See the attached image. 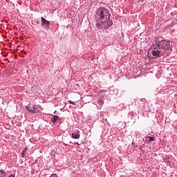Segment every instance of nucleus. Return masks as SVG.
<instances>
[{
  "instance_id": "f257e3e1",
  "label": "nucleus",
  "mask_w": 177,
  "mask_h": 177,
  "mask_svg": "<svg viewBox=\"0 0 177 177\" xmlns=\"http://www.w3.org/2000/svg\"><path fill=\"white\" fill-rule=\"evenodd\" d=\"M110 11L105 8L97 9L95 15L96 27L98 30H107L113 26V21L110 19Z\"/></svg>"
},
{
  "instance_id": "f03ea898",
  "label": "nucleus",
  "mask_w": 177,
  "mask_h": 177,
  "mask_svg": "<svg viewBox=\"0 0 177 177\" xmlns=\"http://www.w3.org/2000/svg\"><path fill=\"white\" fill-rule=\"evenodd\" d=\"M155 44H158L162 50H163L165 56H168L172 52V46H171V41L167 40H160L157 39L155 40Z\"/></svg>"
},
{
  "instance_id": "7ed1b4c3",
  "label": "nucleus",
  "mask_w": 177,
  "mask_h": 177,
  "mask_svg": "<svg viewBox=\"0 0 177 177\" xmlns=\"http://www.w3.org/2000/svg\"><path fill=\"white\" fill-rule=\"evenodd\" d=\"M148 53H151V55L154 57H161V56H164L165 57V53H164V50H162V48H161V46L158 44V43H156L155 44H153L149 51Z\"/></svg>"
},
{
  "instance_id": "20e7f679",
  "label": "nucleus",
  "mask_w": 177,
  "mask_h": 177,
  "mask_svg": "<svg viewBox=\"0 0 177 177\" xmlns=\"http://www.w3.org/2000/svg\"><path fill=\"white\" fill-rule=\"evenodd\" d=\"M41 27H44L45 30H49V28L50 27V21L46 20L44 17H41Z\"/></svg>"
},
{
  "instance_id": "39448f33",
  "label": "nucleus",
  "mask_w": 177,
  "mask_h": 177,
  "mask_svg": "<svg viewBox=\"0 0 177 177\" xmlns=\"http://www.w3.org/2000/svg\"><path fill=\"white\" fill-rule=\"evenodd\" d=\"M80 136H81L80 134V130H75L71 134V138L73 139H80Z\"/></svg>"
},
{
  "instance_id": "423d86ee",
  "label": "nucleus",
  "mask_w": 177,
  "mask_h": 177,
  "mask_svg": "<svg viewBox=\"0 0 177 177\" xmlns=\"http://www.w3.org/2000/svg\"><path fill=\"white\" fill-rule=\"evenodd\" d=\"M26 109L28 110V111H29V113H39V111L34 106H26Z\"/></svg>"
},
{
  "instance_id": "0eeeda50",
  "label": "nucleus",
  "mask_w": 177,
  "mask_h": 177,
  "mask_svg": "<svg viewBox=\"0 0 177 177\" xmlns=\"http://www.w3.org/2000/svg\"><path fill=\"white\" fill-rule=\"evenodd\" d=\"M147 143H151V142H154L155 139L153 137L151 136H147Z\"/></svg>"
},
{
  "instance_id": "6e6552de",
  "label": "nucleus",
  "mask_w": 177,
  "mask_h": 177,
  "mask_svg": "<svg viewBox=\"0 0 177 177\" xmlns=\"http://www.w3.org/2000/svg\"><path fill=\"white\" fill-rule=\"evenodd\" d=\"M57 120H59V116L55 115L53 118H51L50 121H51V122L55 123V122H56V121H57Z\"/></svg>"
},
{
  "instance_id": "1a4fd4ad",
  "label": "nucleus",
  "mask_w": 177,
  "mask_h": 177,
  "mask_svg": "<svg viewBox=\"0 0 177 177\" xmlns=\"http://www.w3.org/2000/svg\"><path fill=\"white\" fill-rule=\"evenodd\" d=\"M26 151H27V148H24V150L21 152V153L22 158L26 157Z\"/></svg>"
},
{
  "instance_id": "9d476101",
  "label": "nucleus",
  "mask_w": 177,
  "mask_h": 177,
  "mask_svg": "<svg viewBox=\"0 0 177 177\" xmlns=\"http://www.w3.org/2000/svg\"><path fill=\"white\" fill-rule=\"evenodd\" d=\"M0 177H6V172L0 170Z\"/></svg>"
},
{
  "instance_id": "9b49d317",
  "label": "nucleus",
  "mask_w": 177,
  "mask_h": 177,
  "mask_svg": "<svg viewBox=\"0 0 177 177\" xmlns=\"http://www.w3.org/2000/svg\"><path fill=\"white\" fill-rule=\"evenodd\" d=\"M104 102H103V100H99L98 102H97V104H100V107L103 106V104Z\"/></svg>"
},
{
  "instance_id": "f8f14e48",
  "label": "nucleus",
  "mask_w": 177,
  "mask_h": 177,
  "mask_svg": "<svg viewBox=\"0 0 177 177\" xmlns=\"http://www.w3.org/2000/svg\"><path fill=\"white\" fill-rule=\"evenodd\" d=\"M68 103H69L70 104H73L74 106H75V102H73V101H71V100L68 101Z\"/></svg>"
},
{
  "instance_id": "ddd939ff",
  "label": "nucleus",
  "mask_w": 177,
  "mask_h": 177,
  "mask_svg": "<svg viewBox=\"0 0 177 177\" xmlns=\"http://www.w3.org/2000/svg\"><path fill=\"white\" fill-rule=\"evenodd\" d=\"M50 177H57V175H56V174H52Z\"/></svg>"
},
{
  "instance_id": "4468645a",
  "label": "nucleus",
  "mask_w": 177,
  "mask_h": 177,
  "mask_svg": "<svg viewBox=\"0 0 177 177\" xmlns=\"http://www.w3.org/2000/svg\"><path fill=\"white\" fill-rule=\"evenodd\" d=\"M8 177H15V175L11 174L10 176H9Z\"/></svg>"
},
{
  "instance_id": "2eb2a0df",
  "label": "nucleus",
  "mask_w": 177,
  "mask_h": 177,
  "mask_svg": "<svg viewBox=\"0 0 177 177\" xmlns=\"http://www.w3.org/2000/svg\"><path fill=\"white\" fill-rule=\"evenodd\" d=\"M75 145H77L78 146H80V143L78 142H75Z\"/></svg>"
}]
</instances>
